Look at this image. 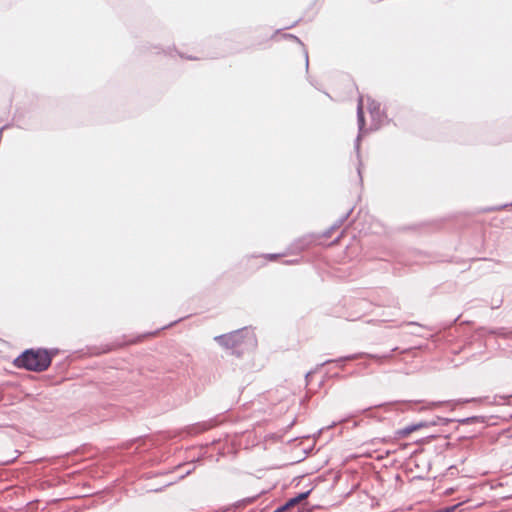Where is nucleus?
Listing matches in <instances>:
<instances>
[{
	"instance_id": "obj_1",
	"label": "nucleus",
	"mask_w": 512,
	"mask_h": 512,
	"mask_svg": "<svg viewBox=\"0 0 512 512\" xmlns=\"http://www.w3.org/2000/svg\"><path fill=\"white\" fill-rule=\"evenodd\" d=\"M214 340L222 347L230 349L237 357H240L244 350L256 345L255 335L247 327L215 336Z\"/></svg>"
},
{
	"instance_id": "obj_2",
	"label": "nucleus",
	"mask_w": 512,
	"mask_h": 512,
	"mask_svg": "<svg viewBox=\"0 0 512 512\" xmlns=\"http://www.w3.org/2000/svg\"><path fill=\"white\" fill-rule=\"evenodd\" d=\"M55 352L44 348L26 349L15 360L14 365L33 372H43L51 365Z\"/></svg>"
},
{
	"instance_id": "obj_3",
	"label": "nucleus",
	"mask_w": 512,
	"mask_h": 512,
	"mask_svg": "<svg viewBox=\"0 0 512 512\" xmlns=\"http://www.w3.org/2000/svg\"><path fill=\"white\" fill-rule=\"evenodd\" d=\"M397 350H398V348L395 347V348H393L390 351V353L382 355V356H378V355H374V354H366V353H356V354H351V355H347V356H344V357H340V358L335 359V360H326L321 365H326L328 363L340 364V363H343L345 361H351V360L359 359L361 357H369V358L375 359L377 361H381V360H384V359L391 358L392 357V352H395Z\"/></svg>"
},
{
	"instance_id": "obj_4",
	"label": "nucleus",
	"mask_w": 512,
	"mask_h": 512,
	"mask_svg": "<svg viewBox=\"0 0 512 512\" xmlns=\"http://www.w3.org/2000/svg\"><path fill=\"white\" fill-rule=\"evenodd\" d=\"M422 428H427V424L424 423V421H420L418 423L410 424V425H407L404 428L398 429L395 432V435H396L397 438H405L406 436H408L412 432L417 431V430L422 429Z\"/></svg>"
},
{
	"instance_id": "obj_5",
	"label": "nucleus",
	"mask_w": 512,
	"mask_h": 512,
	"mask_svg": "<svg viewBox=\"0 0 512 512\" xmlns=\"http://www.w3.org/2000/svg\"><path fill=\"white\" fill-rule=\"evenodd\" d=\"M352 211H353V208H350L344 215H342L329 229H327L323 233V237L328 238L331 236L333 231H335L336 229H339L344 224V222L349 218Z\"/></svg>"
},
{
	"instance_id": "obj_6",
	"label": "nucleus",
	"mask_w": 512,
	"mask_h": 512,
	"mask_svg": "<svg viewBox=\"0 0 512 512\" xmlns=\"http://www.w3.org/2000/svg\"><path fill=\"white\" fill-rule=\"evenodd\" d=\"M312 489L308 490V491H305V492H301L299 494H297L296 496L290 498L286 503H285V507L289 509L293 508L295 505L299 504L300 502L304 501L311 493Z\"/></svg>"
},
{
	"instance_id": "obj_7",
	"label": "nucleus",
	"mask_w": 512,
	"mask_h": 512,
	"mask_svg": "<svg viewBox=\"0 0 512 512\" xmlns=\"http://www.w3.org/2000/svg\"><path fill=\"white\" fill-rule=\"evenodd\" d=\"M452 421H453L452 419L435 416L431 420H425L424 423L427 424V428H428V427H432V426H444Z\"/></svg>"
},
{
	"instance_id": "obj_8",
	"label": "nucleus",
	"mask_w": 512,
	"mask_h": 512,
	"mask_svg": "<svg viewBox=\"0 0 512 512\" xmlns=\"http://www.w3.org/2000/svg\"><path fill=\"white\" fill-rule=\"evenodd\" d=\"M489 333L495 334L497 336H500L502 338H510L512 336V331H508L505 328H497L490 330Z\"/></svg>"
},
{
	"instance_id": "obj_9",
	"label": "nucleus",
	"mask_w": 512,
	"mask_h": 512,
	"mask_svg": "<svg viewBox=\"0 0 512 512\" xmlns=\"http://www.w3.org/2000/svg\"><path fill=\"white\" fill-rule=\"evenodd\" d=\"M508 207H512V202L511 203H506V204H503V205H499V206H493V207L485 208V209H483V212L500 211V210L506 209Z\"/></svg>"
},
{
	"instance_id": "obj_10",
	"label": "nucleus",
	"mask_w": 512,
	"mask_h": 512,
	"mask_svg": "<svg viewBox=\"0 0 512 512\" xmlns=\"http://www.w3.org/2000/svg\"><path fill=\"white\" fill-rule=\"evenodd\" d=\"M480 419H481V417H479V416H472V417H467V418L461 419V420H459V422L461 424H472V423L479 422Z\"/></svg>"
},
{
	"instance_id": "obj_11",
	"label": "nucleus",
	"mask_w": 512,
	"mask_h": 512,
	"mask_svg": "<svg viewBox=\"0 0 512 512\" xmlns=\"http://www.w3.org/2000/svg\"><path fill=\"white\" fill-rule=\"evenodd\" d=\"M358 120H359L360 126H362L364 124V114H363V109H362L361 104L358 106Z\"/></svg>"
},
{
	"instance_id": "obj_12",
	"label": "nucleus",
	"mask_w": 512,
	"mask_h": 512,
	"mask_svg": "<svg viewBox=\"0 0 512 512\" xmlns=\"http://www.w3.org/2000/svg\"><path fill=\"white\" fill-rule=\"evenodd\" d=\"M257 497H258V495H255L253 497H247V498L241 500L240 503L244 504V505L253 503L257 499Z\"/></svg>"
},
{
	"instance_id": "obj_13",
	"label": "nucleus",
	"mask_w": 512,
	"mask_h": 512,
	"mask_svg": "<svg viewBox=\"0 0 512 512\" xmlns=\"http://www.w3.org/2000/svg\"><path fill=\"white\" fill-rule=\"evenodd\" d=\"M280 256H281V254H266L265 258H267L270 261H274Z\"/></svg>"
},
{
	"instance_id": "obj_14",
	"label": "nucleus",
	"mask_w": 512,
	"mask_h": 512,
	"mask_svg": "<svg viewBox=\"0 0 512 512\" xmlns=\"http://www.w3.org/2000/svg\"><path fill=\"white\" fill-rule=\"evenodd\" d=\"M195 469L194 466H192V468L188 469V470H184V473L180 476V479H183L185 478L187 475L191 474L192 471Z\"/></svg>"
},
{
	"instance_id": "obj_15",
	"label": "nucleus",
	"mask_w": 512,
	"mask_h": 512,
	"mask_svg": "<svg viewBox=\"0 0 512 512\" xmlns=\"http://www.w3.org/2000/svg\"><path fill=\"white\" fill-rule=\"evenodd\" d=\"M357 173L359 175V179H360V182H362V176H361V172H362V162H359L358 166H357Z\"/></svg>"
},
{
	"instance_id": "obj_16",
	"label": "nucleus",
	"mask_w": 512,
	"mask_h": 512,
	"mask_svg": "<svg viewBox=\"0 0 512 512\" xmlns=\"http://www.w3.org/2000/svg\"><path fill=\"white\" fill-rule=\"evenodd\" d=\"M298 263H299L298 259H293V260L285 261V264H287V265H294V264H298Z\"/></svg>"
},
{
	"instance_id": "obj_17",
	"label": "nucleus",
	"mask_w": 512,
	"mask_h": 512,
	"mask_svg": "<svg viewBox=\"0 0 512 512\" xmlns=\"http://www.w3.org/2000/svg\"><path fill=\"white\" fill-rule=\"evenodd\" d=\"M406 324L407 325H419L417 322H413V321L407 322Z\"/></svg>"
},
{
	"instance_id": "obj_18",
	"label": "nucleus",
	"mask_w": 512,
	"mask_h": 512,
	"mask_svg": "<svg viewBox=\"0 0 512 512\" xmlns=\"http://www.w3.org/2000/svg\"><path fill=\"white\" fill-rule=\"evenodd\" d=\"M371 409H372V407H369V408L364 409L362 412H367V411H369Z\"/></svg>"
},
{
	"instance_id": "obj_19",
	"label": "nucleus",
	"mask_w": 512,
	"mask_h": 512,
	"mask_svg": "<svg viewBox=\"0 0 512 512\" xmlns=\"http://www.w3.org/2000/svg\"><path fill=\"white\" fill-rule=\"evenodd\" d=\"M338 240H339V237L335 238V240L333 241V243L338 242Z\"/></svg>"
},
{
	"instance_id": "obj_20",
	"label": "nucleus",
	"mask_w": 512,
	"mask_h": 512,
	"mask_svg": "<svg viewBox=\"0 0 512 512\" xmlns=\"http://www.w3.org/2000/svg\"><path fill=\"white\" fill-rule=\"evenodd\" d=\"M173 323L170 324V326L172 325ZM167 327H169V325H167ZM166 326H162V329H165Z\"/></svg>"
}]
</instances>
